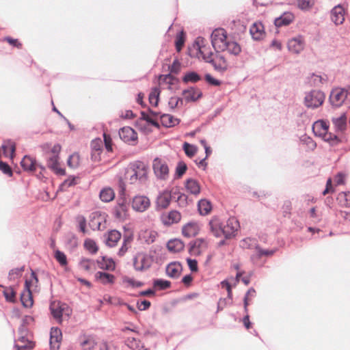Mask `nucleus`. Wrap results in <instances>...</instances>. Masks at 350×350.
Instances as JSON below:
<instances>
[{"label": "nucleus", "mask_w": 350, "mask_h": 350, "mask_svg": "<svg viewBox=\"0 0 350 350\" xmlns=\"http://www.w3.org/2000/svg\"><path fill=\"white\" fill-rule=\"evenodd\" d=\"M172 198H173V192L163 191L157 198L158 206L162 208H166L170 205Z\"/></svg>", "instance_id": "obj_26"}, {"label": "nucleus", "mask_w": 350, "mask_h": 350, "mask_svg": "<svg viewBox=\"0 0 350 350\" xmlns=\"http://www.w3.org/2000/svg\"><path fill=\"white\" fill-rule=\"evenodd\" d=\"M200 80V77L195 72H188L183 77V81L185 82L196 83Z\"/></svg>", "instance_id": "obj_56"}, {"label": "nucleus", "mask_w": 350, "mask_h": 350, "mask_svg": "<svg viewBox=\"0 0 350 350\" xmlns=\"http://www.w3.org/2000/svg\"><path fill=\"white\" fill-rule=\"evenodd\" d=\"M23 271H24L23 267H20V268L13 269L9 272L8 278L10 280H16L22 275Z\"/></svg>", "instance_id": "obj_54"}, {"label": "nucleus", "mask_w": 350, "mask_h": 350, "mask_svg": "<svg viewBox=\"0 0 350 350\" xmlns=\"http://www.w3.org/2000/svg\"><path fill=\"white\" fill-rule=\"evenodd\" d=\"M325 100V94L321 91L314 90L305 97V104L308 107L317 108L321 106Z\"/></svg>", "instance_id": "obj_10"}, {"label": "nucleus", "mask_w": 350, "mask_h": 350, "mask_svg": "<svg viewBox=\"0 0 350 350\" xmlns=\"http://www.w3.org/2000/svg\"><path fill=\"white\" fill-rule=\"evenodd\" d=\"M97 342L92 335H83L80 338V345L87 350H92L96 345Z\"/></svg>", "instance_id": "obj_28"}, {"label": "nucleus", "mask_w": 350, "mask_h": 350, "mask_svg": "<svg viewBox=\"0 0 350 350\" xmlns=\"http://www.w3.org/2000/svg\"><path fill=\"white\" fill-rule=\"evenodd\" d=\"M121 237V233L119 231L116 230H112L105 234L106 244L109 247H114L120 240Z\"/></svg>", "instance_id": "obj_27"}, {"label": "nucleus", "mask_w": 350, "mask_h": 350, "mask_svg": "<svg viewBox=\"0 0 350 350\" xmlns=\"http://www.w3.org/2000/svg\"><path fill=\"white\" fill-rule=\"evenodd\" d=\"M132 208L137 212H144L150 206V199L145 196H136L131 202Z\"/></svg>", "instance_id": "obj_11"}, {"label": "nucleus", "mask_w": 350, "mask_h": 350, "mask_svg": "<svg viewBox=\"0 0 350 350\" xmlns=\"http://www.w3.org/2000/svg\"><path fill=\"white\" fill-rule=\"evenodd\" d=\"M211 43L217 51H227L229 53L237 55L241 51L240 45L228 39L227 32L223 28L215 29L211 34Z\"/></svg>", "instance_id": "obj_1"}, {"label": "nucleus", "mask_w": 350, "mask_h": 350, "mask_svg": "<svg viewBox=\"0 0 350 350\" xmlns=\"http://www.w3.org/2000/svg\"><path fill=\"white\" fill-rule=\"evenodd\" d=\"M329 100L332 105L340 107L345 105L350 108V86L347 88H337L330 94Z\"/></svg>", "instance_id": "obj_4"}, {"label": "nucleus", "mask_w": 350, "mask_h": 350, "mask_svg": "<svg viewBox=\"0 0 350 350\" xmlns=\"http://www.w3.org/2000/svg\"><path fill=\"white\" fill-rule=\"evenodd\" d=\"M287 46L289 51L293 53L298 54L301 53L305 47L304 38L301 36L293 38L288 40Z\"/></svg>", "instance_id": "obj_13"}, {"label": "nucleus", "mask_w": 350, "mask_h": 350, "mask_svg": "<svg viewBox=\"0 0 350 350\" xmlns=\"http://www.w3.org/2000/svg\"><path fill=\"white\" fill-rule=\"evenodd\" d=\"M32 282H33V281H31V282H29L28 280L25 281V289L24 292L21 295V302H22L23 305L26 308L31 307L33 305V299H32L31 290H30Z\"/></svg>", "instance_id": "obj_20"}, {"label": "nucleus", "mask_w": 350, "mask_h": 350, "mask_svg": "<svg viewBox=\"0 0 350 350\" xmlns=\"http://www.w3.org/2000/svg\"><path fill=\"white\" fill-rule=\"evenodd\" d=\"M94 265V262L92 260L88 259V258H83L79 262V266L81 269L85 270V271H90L92 269V267Z\"/></svg>", "instance_id": "obj_55"}, {"label": "nucleus", "mask_w": 350, "mask_h": 350, "mask_svg": "<svg viewBox=\"0 0 350 350\" xmlns=\"http://www.w3.org/2000/svg\"><path fill=\"white\" fill-rule=\"evenodd\" d=\"M62 340V334L61 329L57 327H52L50 332L49 340L51 350H58Z\"/></svg>", "instance_id": "obj_14"}, {"label": "nucleus", "mask_w": 350, "mask_h": 350, "mask_svg": "<svg viewBox=\"0 0 350 350\" xmlns=\"http://www.w3.org/2000/svg\"><path fill=\"white\" fill-rule=\"evenodd\" d=\"M98 268L100 269L107 271H114L116 269V265L112 259L103 257L100 260L97 261Z\"/></svg>", "instance_id": "obj_37"}, {"label": "nucleus", "mask_w": 350, "mask_h": 350, "mask_svg": "<svg viewBox=\"0 0 350 350\" xmlns=\"http://www.w3.org/2000/svg\"><path fill=\"white\" fill-rule=\"evenodd\" d=\"M210 63L213 64L215 70L220 72L226 71L228 68V61L221 54H216L214 57L211 59Z\"/></svg>", "instance_id": "obj_18"}, {"label": "nucleus", "mask_w": 350, "mask_h": 350, "mask_svg": "<svg viewBox=\"0 0 350 350\" xmlns=\"http://www.w3.org/2000/svg\"><path fill=\"white\" fill-rule=\"evenodd\" d=\"M103 143L101 139L97 138L92 141L91 148L92 150V159L95 161L100 160V154L103 150Z\"/></svg>", "instance_id": "obj_24"}, {"label": "nucleus", "mask_w": 350, "mask_h": 350, "mask_svg": "<svg viewBox=\"0 0 350 350\" xmlns=\"http://www.w3.org/2000/svg\"><path fill=\"white\" fill-rule=\"evenodd\" d=\"M209 227L211 232L216 237L224 236V225L219 218L213 217L209 221Z\"/></svg>", "instance_id": "obj_23"}, {"label": "nucleus", "mask_w": 350, "mask_h": 350, "mask_svg": "<svg viewBox=\"0 0 350 350\" xmlns=\"http://www.w3.org/2000/svg\"><path fill=\"white\" fill-rule=\"evenodd\" d=\"M295 17L291 12H284L280 17L275 18V25L277 27H282L284 25H288L291 24Z\"/></svg>", "instance_id": "obj_33"}, {"label": "nucleus", "mask_w": 350, "mask_h": 350, "mask_svg": "<svg viewBox=\"0 0 350 350\" xmlns=\"http://www.w3.org/2000/svg\"><path fill=\"white\" fill-rule=\"evenodd\" d=\"M76 221L78 224L80 231L83 234L86 233V219L83 215H78L76 217Z\"/></svg>", "instance_id": "obj_57"}, {"label": "nucleus", "mask_w": 350, "mask_h": 350, "mask_svg": "<svg viewBox=\"0 0 350 350\" xmlns=\"http://www.w3.org/2000/svg\"><path fill=\"white\" fill-rule=\"evenodd\" d=\"M148 168L146 165L141 161H135L131 163L126 168L125 172V179L130 183H135L137 180L146 179L147 176Z\"/></svg>", "instance_id": "obj_2"}, {"label": "nucleus", "mask_w": 350, "mask_h": 350, "mask_svg": "<svg viewBox=\"0 0 350 350\" xmlns=\"http://www.w3.org/2000/svg\"><path fill=\"white\" fill-rule=\"evenodd\" d=\"M51 314L57 322L67 321L72 314V309L65 303L54 301L50 305Z\"/></svg>", "instance_id": "obj_3"}, {"label": "nucleus", "mask_w": 350, "mask_h": 350, "mask_svg": "<svg viewBox=\"0 0 350 350\" xmlns=\"http://www.w3.org/2000/svg\"><path fill=\"white\" fill-rule=\"evenodd\" d=\"M152 168L156 176L161 180H166L169 177V167L167 163L159 158L154 159Z\"/></svg>", "instance_id": "obj_9"}, {"label": "nucleus", "mask_w": 350, "mask_h": 350, "mask_svg": "<svg viewBox=\"0 0 350 350\" xmlns=\"http://www.w3.org/2000/svg\"><path fill=\"white\" fill-rule=\"evenodd\" d=\"M55 258L62 266H66L67 265V258L64 253L57 250L55 252Z\"/></svg>", "instance_id": "obj_58"}, {"label": "nucleus", "mask_w": 350, "mask_h": 350, "mask_svg": "<svg viewBox=\"0 0 350 350\" xmlns=\"http://www.w3.org/2000/svg\"><path fill=\"white\" fill-rule=\"evenodd\" d=\"M161 124L165 127H172L178 124L177 118L170 114H162L160 116Z\"/></svg>", "instance_id": "obj_39"}, {"label": "nucleus", "mask_w": 350, "mask_h": 350, "mask_svg": "<svg viewBox=\"0 0 350 350\" xmlns=\"http://www.w3.org/2000/svg\"><path fill=\"white\" fill-rule=\"evenodd\" d=\"M167 249L172 252H178L184 249V243L180 239H173L168 241Z\"/></svg>", "instance_id": "obj_42"}, {"label": "nucleus", "mask_w": 350, "mask_h": 350, "mask_svg": "<svg viewBox=\"0 0 350 350\" xmlns=\"http://www.w3.org/2000/svg\"><path fill=\"white\" fill-rule=\"evenodd\" d=\"M83 246L85 249L92 254H95L98 250V247L96 242L91 239H86L84 241Z\"/></svg>", "instance_id": "obj_45"}, {"label": "nucleus", "mask_w": 350, "mask_h": 350, "mask_svg": "<svg viewBox=\"0 0 350 350\" xmlns=\"http://www.w3.org/2000/svg\"><path fill=\"white\" fill-rule=\"evenodd\" d=\"M99 350H117L113 342L103 341L99 345Z\"/></svg>", "instance_id": "obj_60"}, {"label": "nucleus", "mask_w": 350, "mask_h": 350, "mask_svg": "<svg viewBox=\"0 0 350 350\" xmlns=\"http://www.w3.org/2000/svg\"><path fill=\"white\" fill-rule=\"evenodd\" d=\"M185 35L183 31L180 32L176 37L175 45L178 52H180L184 46Z\"/></svg>", "instance_id": "obj_50"}, {"label": "nucleus", "mask_w": 350, "mask_h": 350, "mask_svg": "<svg viewBox=\"0 0 350 350\" xmlns=\"http://www.w3.org/2000/svg\"><path fill=\"white\" fill-rule=\"evenodd\" d=\"M345 9L340 5L335 6L331 11V19L336 25H342L345 21Z\"/></svg>", "instance_id": "obj_19"}, {"label": "nucleus", "mask_w": 350, "mask_h": 350, "mask_svg": "<svg viewBox=\"0 0 350 350\" xmlns=\"http://www.w3.org/2000/svg\"><path fill=\"white\" fill-rule=\"evenodd\" d=\"M125 343L127 347L133 350H148L145 348L140 340L134 336H128L125 340Z\"/></svg>", "instance_id": "obj_29"}, {"label": "nucleus", "mask_w": 350, "mask_h": 350, "mask_svg": "<svg viewBox=\"0 0 350 350\" xmlns=\"http://www.w3.org/2000/svg\"><path fill=\"white\" fill-rule=\"evenodd\" d=\"M105 146L108 152H112V139L111 136L105 133L103 134Z\"/></svg>", "instance_id": "obj_62"}, {"label": "nucleus", "mask_w": 350, "mask_h": 350, "mask_svg": "<svg viewBox=\"0 0 350 350\" xmlns=\"http://www.w3.org/2000/svg\"><path fill=\"white\" fill-rule=\"evenodd\" d=\"M239 228L238 221L234 218H230L225 226H224V237L230 238L234 235Z\"/></svg>", "instance_id": "obj_25"}, {"label": "nucleus", "mask_w": 350, "mask_h": 350, "mask_svg": "<svg viewBox=\"0 0 350 350\" xmlns=\"http://www.w3.org/2000/svg\"><path fill=\"white\" fill-rule=\"evenodd\" d=\"M95 278L103 284H113L115 282V276L113 274L98 271L95 274Z\"/></svg>", "instance_id": "obj_31"}, {"label": "nucleus", "mask_w": 350, "mask_h": 350, "mask_svg": "<svg viewBox=\"0 0 350 350\" xmlns=\"http://www.w3.org/2000/svg\"><path fill=\"white\" fill-rule=\"evenodd\" d=\"M120 137L126 143L135 142L137 139V134L130 126H124L119 131Z\"/></svg>", "instance_id": "obj_16"}, {"label": "nucleus", "mask_w": 350, "mask_h": 350, "mask_svg": "<svg viewBox=\"0 0 350 350\" xmlns=\"http://www.w3.org/2000/svg\"><path fill=\"white\" fill-rule=\"evenodd\" d=\"M173 198H177V203L180 207H185L188 204L187 196L179 191H173Z\"/></svg>", "instance_id": "obj_46"}, {"label": "nucleus", "mask_w": 350, "mask_h": 350, "mask_svg": "<svg viewBox=\"0 0 350 350\" xmlns=\"http://www.w3.org/2000/svg\"><path fill=\"white\" fill-rule=\"evenodd\" d=\"M204 42L205 41L203 38H198L196 44L198 46V50L202 59L206 62H210L213 58V52L209 45Z\"/></svg>", "instance_id": "obj_12"}, {"label": "nucleus", "mask_w": 350, "mask_h": 350, "mask_svg": "<svg viewBox=\"0 0 350 350\" xmlns=\"http://www.w3.org/2000/svg\"><path fill=\"white\" fill-rule=\"evenodd\" d=\"M34 347V342L32 341L31 336L27 329H19L18 336L15 340V350H31Z\"/></svg>", "instance_id": "obj_6"}, {"label": "nucleus", "mask_w": 350, "mask_h": 350, "mask_svg": "<svg viewBox=\"0 0 350 350\" xmlns=\"http://www.w3.org/2000/svg\"><path fill=\"white\" fill-rule=\"evenodd\" d=\"M314 0H297V6L302 10H308L312 8Z\"/></svg>", "instance_id": "obj_51"}, {"label": "nucleus", "mask_w": 350, "mask_h": 350, "mask_svg": "<svg viewBox=\"0 0 350 350\" xmlns=\"http://www.w3.org/2000/svg\"><path fill=\"white\" fill-rule=\"evenodd\" d=\"M3 154L6 157L12 159L16 150V146L12 140H5L1 146Z\"/></svg>", "instance_id": "obj_32"}, {"label": "nucleus", "mask_w": 350, "mask_h": 350, "mask_svg": "<svg viewBox=\"0 0 350 350\" xmlns=\"http://www.w3.org/2000/svg\"><path fill=\"white\" fill-rule=\"evenodd\" d=\"M100 199L104 202H109L115 198V192L111 187L103 188L99 194Z\"/></svg>", "instance_id": "obj_38"}, {"label": "nucleus", "mask_w": 350, "mask_h": 350, "mask_svg": "<svg viewBox=\"0 0 350 350\" xmlns=\"http://www.w3.org/2000/svg\"><path fill=\"white\" fill-rule=\"evenodd\" d=\"M3 295L7 301L15 302L16 301V291L11 286L4 287L3 291Z\"/></svg>", "instance_id": "obj_47"}, {"label": "nucleus", "mask_w": 350, "mask_h": 350, "mask_svg": "<svg viewBox=\"0 0 350 350\" xmlns=\"http://www.w3.org/2000/svg\"><path fill=\"white\" fill-rule=\"evenodd\" d=\"M183 271V267L178 262H172L168 264L165 269L166 275L172 278H178Z\"/></svg>", "instance_id": "obj_21"}, {"label": "nucleus", "mask_w": 350, "mask_h": 350, "mask_svg": "<svg viewBox=\"0 0 350 350\" xmlns=\"http://www.w3.org/2000/svg\"><path fill=\"white\" fill-rule=\"evenodd\" d=\"M212 206L209 201L201 200L198 202V210L201 215H206L211 211Z\"/></svg>", "instance_id": "obj_43"}, {"label": "nucleus", "mask_w": 350, "mask_h": 350, "mask_svg": "<svg viewBox=\"0 0 350 350\" xmlns=\"http://www.w3.org/2000/svg\"><path fill=\"white\" fill-rule=\"evenodd\" d=\"M81 164V157L78 153L72 154L68 159L67 165L72 169H76Z\"/></svg>", "instance_id": "obj_44"}, {"label": "nucleus", "mask_w": 350, "mask_h": 350, "mask_svg": "<svg viewBox=\"0 0 350 350\" xmlns=\"http://www.w3.org/2000/svg\"><path fill=\"white\" fill-rule=\"evenodd\" d=\"M347 116L342 114L338 118H334L333 122L338 130L343 131L347 125Z\"/></svg>", "instance_id": "obj_48"}, {"label": "nucleus", "mask_w": 350, "mask_h": 350, "mask_svg": "<svg viewBox=\"0 0 350 350\" xmlns=\"http://www.w3.org/2000/svg\"><path fill=\"white\" fill-rule=\"evenodd\" d=\"M200 230L199 224L196 221H190L185 224L182 228V234L187 238L196 236Z\"/></svg>", "instance_id": "obj_15"}, {"label": "nucleus", "mask_w": 350, "mask_h": 350, "mask_svg": "<svg viewBox=\"0 0 350 350\" xmlns=\"http://www.w3.org/2000/svg\"><path fill=\"white\" fill-rule=\"evenodd\" d=\"M185 187H186L187 192H189L194 196L198 195L200 192V184L195 179L189 178V179L187 180V181L185 183Z\"/></svg>", "instance_id": "obj_35"}, {"label": "nucleus", "mask_w": 350, "mask_h": 350, "mask_svg": "<svg viewBox=\"0 0 350 350\" xmlns=\"http://www.w3.org/2000/svg\"><path fill=\"white\" fill-rule=\"evenodd\" d=\"M255 295L256 291L253 288H250L247 291V293L245 294V296L244 297V308L245 312H247V306L250 304L252 298L254 297Z\"/></svg>", "instance_id": "obj_53"}, {"label": "nucleus", "mask_w": 350, "mask_h": 350, "mask_svg": "<svg viewBox=\"0 0 350 350\" xmlns=\"http://www.w3.org/2000/svg\"><path fill=\"white\" fill-rule=\"evenodd\" d=\"M183 148L185 154L189 157H192L196 154L197 150L194 146H192L187 142L184 144Z\"/></svg>", "instance_id": "obj_59"}, {"label": "nucleus", "mask_w": 350, "mask_h": 350, "mask_svg": "<svg viewBox=\"0 0 350 350\" xmlns=\"http://www.w3.org/2000/svg\"><path fill=\"white\" fill-rule=\"evenodd\" d=\"M208 247V243L204 239H197L191 243L190 252L196 256L202 254Z\"/></svg>", "instance_id": "obj_17"}, {"label": "nucleus", "mask_w": 350, "mask_h": 350, "mask_svg": "<svg viewBox=\"0 0 350 350\" xmlns=\"http://www.w3.org/2000/svg\"><path fill=\"white\" fill-rule=\"evenodd\" d=\"M128 204L122 200L117 204L113 208V215L119 220H124L128 216Z\"/></svg>", "instance_id": "obj_22"}, {"label": "nucleus", "mask_w": 350, "mask_h": 350, "mask_svg": "<svg viewBox=\"0 0 350 350\" xmlns=\"http://www.w3.org/2000/svg\"><path fill=\"white\" fill-rule=\"evenodd\" d=\"M201 92L194 88H190L183 92L184 98L188 102L198 100L201 96Z\"/></svg>", "instance_id": "obj_34"}, {"label": "nucleus", "mask_w": 350, "mask_h": 350, "mask_svg": "<svg viewBox=\"0 0 350 350\" xmlns=\"http://www.w3.org/2000/svg\"><path fill=\"white\" fill-rule=\"evenodd\" d=\"M312 131L316 136L321 137L325 141L332 142L337 139L336 135L328 133V125L323 120L315 122L312 126Z\"/></svg>", "instance_id": "obj_7"}, {"label": "nucleus", "mask_w": 350, "mask_h": 350, "mask_svg": "<svg viewBox=\"0 0 350 350\" xmlns=\"http://www.w3.org/2000/svg\"><path fill=\"white\" fill-rule=\"evenodd\" d=\"M21 166L25 170L34 171L38 165L36 161L29 156H25L21 161Z\"/></svg>", "instance_id": "obj_40"}, {"label": "nucleus", "mask_w": 350, "mask_h": 350, "mask_svg": "<svg viewBox=\"0 0 350 350\" xmlns=\"http://www.w3.org/2000/svg\"><path fill=\"white\" fill-rule=\"evenodd\" d=\"M181 214L177 211H171L165 217L163 222L166 225L178 223L181 220Z\"/></svg>", "instance_id": "obj_36"}, {"label": "nucleus", "mask_w": 350, "mask_h": 350, "mask_svg": "<svg viewBox=\"0 0 350 350\" xmlns=\"http://www.w3.org/2000/svg\"><path fill=\"white\" fill-rule=\"evenodd\" d=\"M336 200L340 206L342 207H350V192H340L338 194Z\"/></svg>", "instance_id": "obj_41"}, {"label": "nucleus", "mask_w": 350, "mask_h": 350, "mask_svg": "<svg viewBox=\"0 0 350 350\" xmlns=\"http://www.w3.org/2000/svg\"><path fill=\"white\" fill-rule=\"evenodd\" d=\"M0 170L9 176H12V171L11 167L6 163H4L1 161H0Z\"/></svg>", "instance_id": "obj_64"}, {"label": "nucleus", "mask_w": 350, "mask_h": 350, "mask_svg": "<svg viewBox=\"0 0 350 350\" xmlns=\"http://www.w3.org/2000/svg\"><path fill=\"white\" fill-rule=\"evenodd\" d=\"M187 169V165L183 161L178 162L176 169V174L178 178L181 177L186 172Z\"/></svg>", "instance_id": "obj_61"}, {"label": "nucleus", "mask_w": 350, "mask_h": 350, "mask_svg": "<svg viewBox=\"0 0 350 350\" xmlns=\"http://www.w3.org/2000/svg\"><path fill=\"white\" fill-rule=\"evenodd\" d=\"M181 64L178 59H175L172 64L169 66L170 73L178 74L180 71Z\"/></svg>", "instance_id": "obj_63"}, {"label": "nucleus", "mask_w": 350, "mask_h": 350, "mask_svg": "<svg viewBox=\"0 0 350 350\" xmlns=\"http://www.w3.org/2000/svg\"><path fill=\"white\" fill-rule=\"evenodd\" d=\"M62 147L59 144H55L51 149V156L49 158L47 165L54 173L57 175H64L65 170L61 167L59 162V154Z\"/></svg>", "instance_id": "obj_5"}, {"label": "nucleus", "mask_w": 350, "mask_h": 350, "mask_svg": "<svg viewBox=\"0 0 350 350\" xmlns=\"http://www.w3.org/2000/svg\"><path fill=\"white\" fill-rule=\"evenodd\" d=\"M152 263V258L146 253H137L133 258V267L137 271L148 269Z\"/></svg>", "instance_id": "obj_8"}, {"label": "nucleus", "mask_w": 350, "mask_h": 350, "mask_svg": "<svg viewBox=\"0 0 350 350\" xmlns=\"http://www.w3.org/2000/svg\"><path fill=\"white\" fill-rule=\"evenodd\" d=\"M160 91L157 88L153 89L149 94L150 103L154 106H157L159 101Z\"/></svg>", "instance_id": "obj_52"}, {"label": "nucleus", "mask_w": 350, "mask_h": 350, "mask_svg": "<svg viewBox=\"0 0 350 350\" xmlns=\"http://www.w3.org/2000/svg\"><path fill=\"white\" fill-rule=\"evenodd\" d=\"M171 286V282L167 280L157 279L153 282V286L157 290H165L169 288Z\"/></svg>", "instance_id": "obj_49"}, {"label": "nucleus", "mask_w": 350, "mask_h": 350, "mask_svg": "<svg viewBox=\"0 0 350 350\" xmlns=\"http://www.w3.org/2000/svg\"><path fill=\"white\" fill-rule=\"evenodd\" d=\"M253 39L256 40H260L265 35L264 27L260 23H254L250 29Z\"/></svg>", "instance_id": "obj_30"}]
</instances>
